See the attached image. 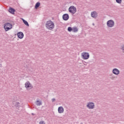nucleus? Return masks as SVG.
I'll use <instances>...</instances> for the list:
<instances>
[{"label":"nucleus","mask_w":124,"mask_h":124,"mask_svg":"<svg viewBox=\"0 0 124 124\" xmlns=\"http://www.w3.org/2000/svg\"><path fill=\"white\" fill-rule=\"evenodd\" d=\"M62 19L64 21H67L69 19V15L68 14H65L62 16Z\"/></svg>","instance_id":"10"},{"label":"nucleus","mask_w":124,"mask_h":124,"mask_svg":"<svg viewBox=\"0 0 124 124\" xmlns=\"http://www.w3.org/2000/svg\"><path fill=\"white\" fill-rule=\"evenodd\" d=\"M46 28L47 30L52 31V30L55 28V24L54 23V22L51 20L46 21Z\"/></svg>","instance_id":"1"},{"label":"nucleus","mask_w":124,"mask_h":124,"mask_svg":"<svg viewBox=\"0 0 124 124\" xmlns=\"http://www.w3.org/2000/svg\"><path fill=\"white\" fill-rule=\"evenodd\" d=\"M112 73L115 75H119L120 74V70L117 68H114L112 70Z\"/></svg>","instance_id":"9"},{"label":"nucleus","mask_w":124,"mask_h":124,"mask_svg":"<svg viewBox=\"0 0 124 124\" xmlns=\"http://www.w3.org/2000/svg\"><path fill=\"white\" fill-rule=\"evenodd\" d=\"M73 28L71 27H68L67 31H69L70 32L72 31Z\"/></svg>","instance_id":"20"},{"label":"nucleus","mask_w":124,"mask_h":124,"mask_svg":"<svg viewBox=\"0 0 124 124\" xmlns=\"http://www.w3.org/2000/svg\"><path fill=\"white\" fill-rule=\"evenodd\" d=\"M51 101L52 102H55V101H56V99L53 98L51 99Z\"/></svg>","instance_id":"24"},{"label":"nucleus","mask_w":124,"mask_h":124,"mask_svg":"<svg viewBox=\"0 0 124 124\" xmlns=\"http://www.w3.org/2000/svg\"><path fill=\"white\" fill-rule=\"evenodd\" d=\"M8 11L10 13H11V14L14 15L15 14V11H16V10H15V9L12 7H10Z\"/></svg>","instance_id":"12"},{"label":"nucleus","mask_w":124,"mask_h":124,"mask_svg":"<svg viewBox=\"0 0 124 124\" xmlns=\"http://www.w3.org/2000/svg\"><path fill=\"white\" fill-rule=\"evenodd\" d=\"M15 106L17 109L20 108V103L18 102H16Z\"/></svg>","instance_id":"16"},{"label":"nucleus","mask_w":124,"mask_h":124,"mask_svg":"<svg viewBox=\"0 0 124 124\" xmlns=\"http://www.w3.org/2000/svg\"><path fill=\"white\" fill-rule=\"evenodd\" d=\"M32 115H33V113H32Z\"/></svg>","instance_id":"26"},{"label":"nucleus","mask_w":124,"mask_h":124,"mask_svg":"<svg viewBox=\"0 0 124 124\" xmlns=\"http://www.w3.org/2000/svg\"><path fill=\"white\" fill-rule=\"evenodd\" d=\"M82 58L83 60H88L90 58V54L88 52H83L82 53Z\"/></svg>","instance_id":"5"},{"label":"nucleus","mask_w":124,"mask_h":124,"mask_svg":"<svg viewBox=\"0 0 124 124\" xmlns=\"http://www.w3.org/2000/svg\"><path fill=\"white\" fill-rule=\"evenodd\" d=\"M110 78L111 79V80H114L116 78V77L114 76L113 74H110L109 75Z\"/></svg>","instance_id":"18"},{"label":"nucleus","mask_w":124,"mask_h":124,"mask_svg":"<svg viewBox=\"0 0 124 124\" xmlns=\"http://www.w3.org/2000/svg\"><path fill=\"white\" fill-rule=\"evenodd\" d=\"M68 11L71 14H75L77 12V9L74 6H71L68 9Z\"/></svg>","instance_id":"3"},{"label":"nucleus","mask_w":124,"mask_h":124,"mask_svg":"<svg viewBox=\"0 0 124 124\" xmlns=\"http://www.w3.org/2000/svg\"><path fill=\"white\" fill-rule=\"evenodd\" d=\"M40 6V2H38L35 5V9H37Z\"/></svg>","instance_id":"15"},{"label":"nucleus","mask_w":124,"mask_h":124,"mask_svg":"<svg viewBox=\"0 0 124 124\" xmlns=\"http://www.w3.org/2000/svg\"><path fill=\"white\" fill-rule=\"evenodd\" d=\"M39 124H45V122L43 121H41L39 122Z\"/></svg>","instance_id":"23"},{"label":"nucleus","mask_w":124,"mask_h":124,"mask_svg":"<svg viewBox=\"0 0 124 124\" xmlns=\"http://www.w3.org/2000/svg\"><path fill=\"white\" fill-rule=\"evenodd\" d=\"M13 27V26L12 25V24L8 22L5 23L4 25V29L5 31H10V30H11Z\"/></svg>","instance_id":"2"},{"label":"nucleus","mask_w":124,"mask_h":124,"mask_svg":"<svg viewBox=\"0 0 124 124\" xmlns=\"http://www.w3.org/2000/svg\"><path fill=\"white\" fill-rule=\"evenodd\" d=\"M86 106L88 109H94V103L93 102H89Z\"/></svg>","instance_id":"6"},{"label":"nucleus","mask_w":124,"mask_h":124,"mask_svg":"<svg viewBox=\"0 0 124 124\" xmlns=\"http://www.w3.org/2000/svg\"><path fill=\"white\" fill-rule=\"evenodd\" d=\"M121 49L123 51V52L124 53V45L121 46Z\"/></svg>","instance_id":"22"},{"label":"nucleus","mask_w":124,"mask_h":124,"mask_svg":"<svg viewBox=\"0 0 124 124\" xmlns=\"http://www.w3.org/2000/svg\"><path fill=\"white\" fill-rule=\"evenodd\" d=\"M72 31L74 32H77V31H78V28H77V27H73Z\"/></svg>","instance_id":"19"},{"label":"nucleus","mask_w":124,"mask_h":124,"mask_svg":"<svg viewBox=\"0 0 124 124\" xmlns=\"http://www.w3.org/2000/svg\"><path fill=\"white\" fill-rule=\"evenodd\" d=\"M64 111V109L61 106L58 108V113H59L60 114H62V113H63Z\"/></svg>","instance_id":"13"},{"label":"nucleus","mask_w":124,"mask_h":124,"mask_svg":"<svg viewBox=\"0 0 124 124\" xmlns=\"http://www.w3.org/2000/svg\"><path fill=\"white\" fill-rule=\"evenodd\" d=\"M17 35L18 38L22 39L24 37V33L23 32H18Z\"/></svg>","instance_id":"11"},{"label":"nucleus","mask_w":124,"mask_h":124,"mask_svg":"<svg viewBox=\"0 0 124 124\" xmlns=\"http://www.w3.org/2000/svg\"><path fill=\"white\" fill-rule=\"evenodd\" d=\"M25 88H26V89L30 88V89H31L33 88V86H31V84L30 81H28L25 83Z\"/></svg>","instance_id":"7"},{"label":"nucleus","mask_w":124,"mask_h":124,"mask_svg":"<svg viewBox=\"0 0 124 124\" xmlns=\"http://www.w3.org/2000/svg\"><path fill=\"white\" fill-rule=\"evenodd\" d=\"M98 16L97 12L95 11H93L91 12V17L94 18V19L96 18Z\"/></svg>","instance_id":"8"},{"label":"nucleus","mask_w":124,"mask_h":124,"mask_svg":"<svg viewBox=\"0 0 124 124\" xmlns=\"http://www.w3.org/2000/svg\"><path fill=\"white\" fill-rule=\"evenodd\" d=\"M116 2L117 3L121 4V3H122V0H116Z\"/></svg>","instance_id":"21"},{"label":"nucleus","mask_w":124,"mask_h":124,"mask_svg":"<svg viewBox=\"0 0 124 124\" xmlns=\"http://www.w3.org/2000/svg\"><path fill=\"white\" fill-rule=\"evenodd\" d=\"M36 105H37V106H40V105H42V102H41V101L37 100L36 103Z\"/></svg>","instance_id":"17"},{"label":"nucleus","mask_w":124,"mask_h":124,"mask_svg":"<svg viewBox=\"0 0 124 124\" xmlns=\"http://www.w3.org/2000/svg\"><path fill=\"white\" fill-rule=\"evenodd\" d=\"M107 25L108 28H113L115 26V22L112 19L109 20L107 22Z\"/></svg>","instance_id":"4"},{"label":"nucleus","mask_w":124,"mask_h":124,"mask_svg":"<svg viewBox=\"0 0 124 124\" xmlns=\"http://www.w3.org/2000/svg\"><path fill=\"white\" fill-rule=\"evenodd\" d=\"M0 67H1V66H2V65L1 64H0Z\"/></svg>","instance_id":"25"},{"label":"nucleus","mask_w":124,"mask_h":124,"mask_svg":"<svg viewBox=\"0 0 124 124\" xmlns=\"http://www.w3.org/2000/svg\"><path fill=\"white\" fill-rule=\"evenodd\" d=\"M22 20L24 24H25L26 26H27V27H30V25L29 24V22H28V21H27L26 20L24 19L23 18H22Z\"/></svg>","instance_id":"14"}]
</instances>
